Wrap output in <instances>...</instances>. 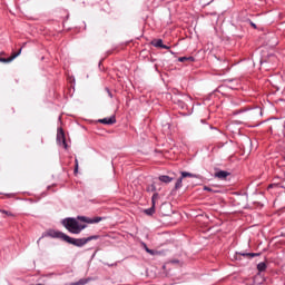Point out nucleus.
Segmentation results:
<instances>
[{"instance_id": "1", "label": "nucleus", "mask_w": 285, "mask_h": 285, "mask_svg": "<svg viewBox=\"0 0 285 285\" xmlns=\"http://www.w3.org/2000/svg\"><path fill=\"white\" fill-rule=\"evenodd\" d=\"M47 235L49 237L63 239V242H67V244H71L72 246H78V248H81V246H86L88 242H92V239H99V236H89L87 238H72L61 232L52 230L50 229Z\"/></svg>"}, {"instance_id": "2", "label": "nucleus", "mask_w": 285, "mask_h": 285, "mask_svg": "<svg viewBox=\"0 0 285 285\" xmlns=\"http://www.w3.org/2000/svg\"><path fill=\"white\" fill-rule=\"evenodd\" d=\"M62 226H65V228H67V230L73 235H79V233L86 228V225H80L75 218L63 219Z\"/></svg>"}, {"instance_id": "3", "label": "nucleus", "mask_w": 285, "mask_h": 285, "mask_svg": "<svg viewBox=\"0 0 285 285\" xmlns=\"http://www.w3.org/2000/svg\"><path fill=\"white\" fill-rule=\"evenodd\" d=\"M57 142L59 146H63V148L68 149V144L66 142V134L63 132L62 128L58 129Z\"/></svg>"}, {"instance_id": "4", "label": "nucleus", "mask_w": 285, "mask_h": 285, "mask_svg": "<svg viewBox=\"0 0 285 285\" xmlns=\"http://www.w3.org/2000/svg\"><path fill=\"white\" fill-rule=\"evenodd\" d=\"M78 219H80V222H85L86 224H99V222H101L104 218L97 216L94 218H87L86 216H79Z\"/></svg>"}, {"instance_id": "5", "label": "nucleus", "mask_w": 285, "mask_h": 285, "mask_svg": "<svg viewBox=\"0 0 285 285\" xmlns=\"http://www.w3.org/2000/svg\"><path fill=\"white\" fill-rule=\"evenodd\" d=\"M19 55H21V49H19L18 52H12L11 57H9V58H0V62L1 63H10L11 61H14V59H17V57H19Z\"/></svg>"}, {"instance_id": "6", "label": "nucleus", "mask_w": 285, "mask_h": 285, "mask_svg": "<svg viewBox=\"0 0 285 285\" xmlns=\"http://www.w3.org/2000/svg\"><path fill=\"white\" fill-rule=\"evenodd\" d=\"M98 124H104L105 126H112V124H117V119L115 116L110 118H102L98 120Z\"/></svg>"}, {"instance_id": "7", "label": "nucleus", "mask_w": 285, "mask_h": 285, "mask_svg": "<svg viewBox=\"0 0 285 285\" xmlns=\"http://www.w3.org/2000/svg\"><path fill=\"white\" fill-rule=\"evenodd\" d=\"M151 46H155V48H163V50H169L170 47L164 45V40L157 39L151 41Z\"/></svg>"}, {"instance_id": "8", "label": "nucleus", "mask_w": 285, "mask_h": 285, "mask_svg": "<svg viewBox=\"0 0 285 285\" xmlns=\"http://www.w3.org/2000/svg\"><path fill=\"white\" fill-rule=\"evenodd\" d=\"M228 175H230V173L220 170V171L215 173L214 177H216L217 179H226V177H228Z\"/></svg>"}, {"instance_id": "9", "label": "nucleus", "mask_w": 285, "mask_h": 285, "mask_svg": "<svg viewBox=\"0 0 285 285\" xmlns=\"http://www.w3.org/2000/svg\"><path fill=\"white\" fill-rule=\"evenodd\" d=\"M158 179H159V181H161L163 184H170V181H173V177L166 176V175L159 176Z\"/></svg>"}, {"instance_id": "10", "label": "nucleus", "mask_w": 285, "mask_h": 285, "mask_svg": "<svg viewBox=\"0 0 285 285\" xmlns=\"http://www.w3.org/2000/svg\"><path fill=\"white\" fill-rule=\"evenodd\" d=\"M178 61H180V63H186V61H188L189 63H193V61H195L194 57H180L178 58Z\"/></svg>"}, {"instance_id": "11", "label": "nucleus", "mask_w": 285, "mask_h": 285, "mask_svg": "<svg viewBox=\"0 0 285 285\" xmlns=\"http://www.w3.org/2000/svg\"><path fill=\"white\" fill-rule=\"evenodd\" d=\"M183 181H184L183 176L177 179V181H176V184H175V189H176V190H179V188H181Z\"/></svg>"}, {"instance_id": "12", "label": "nucleus", "mask_w": 285, "mask_h": 285, "mask_svg": "<svg viewBox=\"0 0 285 285\" xmlns=\"http://www.w3.org/2000/svg\"><path fill=\"white\" fill-rule=\"evenodd\" d=\"M157 186H155V183L147 186V193H156Z\"/></svg>"}, {"instance_id": "13", "label": "nucleus", "mask_w": 285, "mask_h": 285, "mask_svg": "<svg viewBox=\"0 0 285 285\" xmlns=\"http://www.w3.org/2000/svg\"><path fill=\"white\" fill-rule=\"evenodd\" d=\"M0 213H2V215H6L7 217H14V214H12V212H10V210L0 208Z\"/></svg>"}, {"instance_id": "14", "label": "nucleus", "mask_w": 285, "mask_h": 285, "mask_svg": "<svg viewBox=\"0 0 285 285\" xmlns=\"http://www.w3.org/2000/svg\"><path fill=\"white\" fill-rule=\"evenodd\" d=\"M159 199V194L155 193L151 197V205L155 206L157 204V200Z\"/></svg>"}, {"instance_id": "15", "label": "nucleus", "mask_w": 285, "mask_h": 285, "mask_svg": "<svg viewBox=\"0 0 285 285\" xmlns=\"http://www.w3.org/2000/svg\"><path fill=\"white\" fill-rule=\"evenodd\" d=\"M257 269L259 271V273H264V271H266V263H259L257 265Z\"/></svg>"}, {"instance_id": "16", "label": "nucleus", "mask_w": 285, "mask_h": 285, "mask_svg": "<svg viewBox=\"0 0 285 285\" xmlns=\"http://www.w3.org/2000/svg\"><path fill=\"white\" fill-rule=\"evenodd\" d=\"M146 215H155V205H151L150 208L145 210Z\"/></svg>"}, {"instance_id": "17", "label": "nucleus", "mask_w": 285, "mask_h": 285, "mask_svg": "<svg viewBox=\"0 0 285 285\" xmlns=\"http://www.w3.org/2000/svg\"><path fill=\"white\" fill-rule=\"evenodd\" d=\"M181 177L185 179V177H197L195 174H190L188 171H181Z\"/></svg>"}, {"instance_id": "18", "label": "nucleus", "mask_w": 285, "mask_h": 285, "mask_svg": "<svg viewBox=\"0 0 285 285\" xmlns=\"http://www.w3.org/2000/svg\"><path fill=\"white\" fill-rule=\"evenodd\" d=\"M243 257H259V253H246L243 254Z\"/></svg>"}, {"instance_id": "19", "label": "nucleus", "mask_w": 285, "mask_h": 285, "mask_svg": "<svg viewBox=\"0 0 285 285\" xmlns=\"http://www.w3.org/2000/svg\"><path fill=\"white\" fill-rule=\"evenodd\" d=\"M88 284V281L81 278L80 281L76 282V283H71L70 285H85Z\"/></svg>"}, {"instance_id": "20", "label": "nucleus", "mask_w": 285, "mask_h": 285, "mask_svg": "<svg viewBox=\"0 0 285 285\" xmlns=\"http://www.w3.org/2000/svg\"><path fill=\"white\" fill-rule=\"evenodd\" d=\"M145 250H146V253H148L149 255H155V250H153V249H150V248H148V247H146Z\"/></svg>"}, {"instance_id": "21", "label": "nucleus", "mask_w": 285, "mask_h": 285, "mask_svg": "<svg viewBox=\"0 0 285 285\" xmlns=\"http://www.w3.org/2000/svg\"><path fill=\"white\" fill-rule=\"evenodd\" d=\"M75 175H77V173H79V165H75V170H73Z\"/></svg>"}, {"instance_id": "22", "label": "nucleus", "mask_w": 285, "mask_h": 285, "mask_svg": "<svg viewBox=\"0 0 285 285\" xmlns=\"http://www.w3.org/2000/svg\"><path fill=\"white\" fill-rule=\"evenodd\" d=\"M204 190H207L208 193H213V189L210 187H204Z\"/></svg>"}, {"instance_id": "23", "label": "nucleus", "mask_w": 285, "mask_h": 285, "mask_svg": "<svg viewBox=\"0 0 285 285\" xmlns=\"http://www.w3.org/2000/svg\"><path fill=\"white\" fill-rule=\"evenodd\" d=\"M250 26L252 28L257 29V24H255L254 22H250Z\"/></svg>"}, {"instance_id": "24", "label": "nucleus", "mask_w": 285, "mask_h": 285, "mask_svg": "<svg viewBox=\"0 0 285 285\" xmlns=\"http://www.w3.org/2000/svg\"><path fill=\"white\" fill-rule=\"evenodd\" d=\"M43 237H49L48 232L46 234H43L42 236H40V239H43Z\"/></svg>"}, {"instance_id": "25", "label": "nucleus", "mask_w": 285, "mask_h": 285, "mask_svg": "<svg viewBox=\"0 0 285 285\" xmlns=\"http://www.w3.org/2000/svg\"><path fill=\"white\" fill-rule=\"evenodd\" d=\"M75 164H76V166H79V159H75Z\"/></svg>"}, {"instance_id": "26", "label": "nucleus", "mask_w": 285, "mask_h": 285, "mask_svg": "<svg viewBox=\"0 0 285 285\" xmlns=\"http://www.w3.org/2000/svg\"><path fill=\"white\" fill-rule=\"evenodd\" d=\"M39 242H41V238L38 239L37 244H39Z\"/></svg>"}]
</instances>
